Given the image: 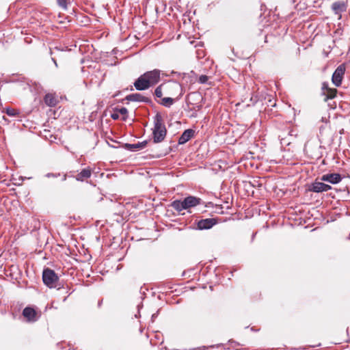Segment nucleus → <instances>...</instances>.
I'll list each match as a JSON object with an SVG mask.
<instances>
[{
    "instance_id": "f257e3e1",
    "label": "nucleus",
    "mask_w": 350,
    "mask_h": 350,
    "mask_svg": "<svg viewBox=\"0 0 350 350\" xmlns=\"http://www.w3.org/2000/svg\"><path fill=\"white\" fill-rule=\"evenodd\" d=\"M161 71L154 69L148 71L141 75L134 83V86L137 90H145L150 86L157 84L160 80Z\"/></svg>"
},
{
    "instance_id": "f03ea898",
    "label": "nucleus",
    "mask_w": 350,
    "mask_h": 350,
    "mask_svg": "<svg viewBox=\"0 0 350 350\" xmlns=\"http://www.w3.org/2000/svg\"><path fill=\"white\" fill-rule=\"evenodd\" d=\"M154 129L152 131L154 143H159L164 140L167 130L163 118L159 113H157L154 118Z\"/></svg>"
},
{
    "instance_id": "7ed1b4c3",
    "label": "nucleus",
    "mask_w": 350,
    "mask_h": 350,
    "mask_svg": "<svg viewBox=\"0 0 350 350\" xmlns=\"http://www.w3.org/2000/svg\"><path fill=\"white\" fill-rule=\"evenodd\" d=\"M42 280L44 284L49 288H56L59 277L55 272L49 268L44 269L42 273Z\"/></svg>"
},
{
    "instance_id": "20e7f679",
    "label": "nucleus",
    "mask_w": 350,
    "mask_h": 350,
    "mask_svg": "<svg viewBox=\"0 0 350 350\" xmlns=\"http://www.w3.org/2000/svg\"><path fill=\"white\" fill-rule=\"evenodd\" d=\"M23 315L28 322H36L41 316L40 312L31 307H26L23 310Z\"/></svg>"
},
{
    "instance_id": "39448f33",
    "label": "nucleus",
    "mask_w": 350,
    "mask_h": 350,
    "mask_svg": "<svg viewBox=\"0 0 350 350\" xmlns=\"http://www.w3.org/2000/svg\"><path fill=\"white\" fill-rule=\"evenodd\" d=\"M345 72V64H340L337 67L332 75V81L336 86H340Z\"/></svg>"
},
{
    "instance_id": "423d86ee",
    "label": "nucleus",
    "mask_w": 350,
    "mask_h": 350,
    "mask_svg": "<svg viewBox=\"0 0 350 350\" xmlns=\"http://www.w3.org/2000/svg\"><path fill=\"white\" fill-rule=\"evenodd\" d=\"M347 4L342 1H336L332 5V10L334 13L338 16V19L341 18L342 13L346 12Z\"/></svg>"
},
{
    "instance_id": "0eeeda50",
    "label": "nucleus",
    "mask_w": 350,
    "mask_h": 350,
    "mask_svg": "<svg viewBox=\"0 0 350 350\" xmlns=\"http://www.w3.org/2000/svg\"><path fill=\"white\" fill-rule=\"evenodd\" d=\"M332 189V187L329 185L325 184L321 182H314L309 187L310 191L320 193L323 191H327Z\"/></svg>"
},
{
    "instance_id": "6e6552de",
    "label": "nucleus",
    "mask_w": 350,
    "mask_h": 350,
    "mask_svg": "<svg viewBox=\"0 0 350 350\" xmlns=\"http://www.w3.org/2000/svg\"><path fill=\"white\" fill-rule=\"evenodd\" d=\"M216 224L217 220L215 218H208L198 221L197 226L200 230H207L211 228Z\"/></svg>"
},
{
    "instance_id": "1a4fd4ad",
    "label": "nucleus",
    "mask_w": 350,
    "mask_h": 350,
    "mask_svg": "<svg viewBox=\"0 0 350 350\" xmlns=\"http://www.w3.org/2000/svg\"><path fill=\"white\" fill-rule=\"evenodd\" d=\"M321 180L334 185L340 183L342 180V177L337 173L326 174L321 177Z\"/></svg>"
},
{
    "instance_id": "9d476101",
    "label": "nucleus",
    "mask_w": 350,
    "mask_h": 350,
    "mask_svg": "<svg viewBox=\"0 0 350 350\" xmlns=\"http://www.w3.org/2000/svg\"><path fill=\"white\" fill-rule=\"evenodd\" d=\"M183 201L185 208L188 209L189 208L194 207L200 204L201 199L194 196H188L185 198L183 200Z\"/></svg>"
},
{
    "instance_id": "9b49d317",
    "label": "nucleus",
    "mask_w": 350,
    "mask_h": 350,
    "mask_svg": "<svg viewBox=\"0 0 350 350\" xmlns=\"http://www.w3.org/2000/svg\"><path fill=\"white\" fill-rule=\"evenodd\" d=\"M92 175V170L90 167L83 169L79 173H78L75 177L78 181L83 182L86 179L89 178Z\"/></svg>"
},
{
    "instance_id": "f8f14e48",
    "label": "nucleus",
    "mask_w": 350,
    "mask_h": 350,
    "mask_svg": "<svg viewBox=\"0 0 350 350\" xmlns=\"http://www.w3.org/2000/svg\"><path fill=\"white\" fill-rule=\"evenodd\" d=\"M193 134H194V131L192 129L185 130L181 136L179 137L178 144H185L193 136Z\"/></svg>"
},
{
    "instance_id": "ddd939ff",
    "label": "nucleus",
    "mask_w": 350,
    "mask_h": 350,
    "mask_svg": "<svg viewBox=\"0 0 350 350\" xmlns=\"http://www.w3.org/2000/svg\"><path fill=\"white\" fill-rule=\"evenodd\" d=\"M45 104L49 107H54L57 103V100L53 94H47L44 98Z\"/></svg>"
},
{
    "instance_id": "4468645a",
    "label": "nucleus",
    "mask_w": 350,
    "mask_h": 350,
    "mask_svg": "<svg viewBox=\"0 0 350 350\" xmlns=\"http://www.w3.org/2000/svg\"><path fill=\"white\" fill-rule=\"evenodd\" d=\"M172 206L177 211H181L186 209L183 200H174L172 203Z\"/></svg>"
},
{
    "instance_id": "2eb2a0df",
    "label": "nucleus",
    "mask_w": 350,
    "mask_h": 350,
    "mask_svg": "<svg viewBox=\"0 0 350 350\" xmlns=\"http://www.w3.org/2000/svg\"><path fill=\"white\" fill-rule=\"evenodd\" d=\"M126 99L129 101H143L144 100V97L142 96L140 94H132L130 95H128L126 96Z\"/></svg>"
},
{
    "instance_id": "dca6fc26",
    "label": "nucleus",
    "mask_w": 350,
    "mask_h": 350,
    "mask_svg": "<svg viewBox=\"0 0 350 350\" xmlns=\"http://www.w3.org/2000/svg\"><path fill=\"white\" fill-rule=\"evenodd\" d=\"M337 90L335 88H329L323 94L326 96V100L332 99L336 96Z\"/></svg>"
},
{
    "instance_id": "f3484780",
    "label": "nucleus",
    "mask_w": 350,
    "mask_h": 350,
    "mask_svg": "<svg viewBox=\"0 0 350 350\" xmlns=\"http://www.w3.org/2000/svg\"><path fill=\"white\" fill-rule=\"evenodd\" d=\"M167 88L171 90L178 92L181 90L180 85L176 82H172L167 85Z\"/></svg>"
},
{
    "instance_id": "a211bd4d",
    "label": "nucleus",
    "mask_w": 350,
    "mask_h": 350,
    "mask_svg": "<svg viewBox=\"0 0 350 350\" xmlns=\"http://www.w3.org/2000/svg\"><path fill=\"white\" fill-rule=\"evenodd\" d=\"M174 100L170 97H165L162 99L161 105L166 107H170L173 105Z\"/></svg>"
},
{
    "instance_id": "6ab92c4d",
    "label": "nucleus",
    "mask_w": 350,
    "mask_h": 350,
    "mask_svg": "<svg viewBox=\"0 0 350 350\" xmlns=\"http://www.w3.org/2000/svg\"><path fill=\"white\" fill-rule=\"evenodd\" d=\"M126 146L131 150H137L139 149H141L139 142L135 144H126Z\"/></svg>"
},
{
    "instance_id": "aec40b11",
    "label": "nucleus",
    "mask_w": 350,
    "mask_h": 350,
    "mask_svg": "<svg viewBox=\"0 0 350 350\" xmlns=\"http://www.w3.org/2000/svg\"><path fill=\"white\" fill-rule=\"evenodd\" d=\"M162 87H163V85H160L155 89L154 94H155L156 96L158 98H161L163 95Z\"/></svg>"
},
{
    "instance_id": "412c9836",
    "label": "nucleus",
    "mask_w": 350,
    "mask_h": 350,
    "mask_svg": "<svg viewBox=\"0 0 350 350\" xmlns=\"http://www.w3.org/2000/svg\"><path fill=\"white\" fill-rule=\"evenodd\" d=\"M6 113L10 116H15L17 114V112L14 109L8 108L6 109Z\"/></svg>"
},
{
    "instance_id": "4be33fe9",
    "label": "nucleus",
    "mask_w": 350,
    "mask_h": 350,
    "mask_svg": "<svg viewBox=\"0 0 350 350\" xmlns=\"http://www.w3.org/2000/svg\"><path fill=\"white\" fill-rule=\"evenodd\" d=\"M208 77L206 75H201L199 77V83L204 84L208 81Z\"/></svg>"
},
{
    "instance_id": "5701e85b",
    "label": "nucleus",
    "mask_w": 350,
    "mask_h": 350,
    "mask_svg": "<svg viewBox=\"0 0 350 350\" xmlns=\"http://www.w3.org/2000/svg\"><path fill=\"white\" fill-rule=\"evenodd\" d=\"M57 2L59 6L62 7L63 8H66L67 0H57Z\"/></svg>"
},
{
    "instance_id": "b1692460",
    "label": "nucleus",
    "mask_w": 350,
    "mask_h": 350,
    "mask_svg": "<svg viewBox=\"0 0 350 350\" xmlns=\"http://www.w3.org/2000/svg\"><path fill=\"white\" fill-rule=\"evenodd\" d=\"M330 88L328 86V83H326V82H324L323 84H322V90H323V93L324 94L325 92H327L328 90V89H329Z\"/></svg>"
},
{
    "instance_id": "393cba45",
    "label": "nucleus",
    "mask_w": 350,
    "mask_h": 350,
    "mask_svg": "<svg viewBox=\"0 0 350 350\" xmlns=\"http://www.w3.org/2000/svg\"><path fill=\"white\" fill-rule=\"evenodd\" d=\"M119 112L123 115V116H125L128 113V110L127 109H126L125 107H122L121 109H119Z\"/></svg>"
},
{
    "instance_id": "a878e982",
    "label": "nucleus",
    "mask_w": 350,
    "mask_h": 350,
    "mask_svg": "<svg viewBox=\"0 0 350 350\" xmlns=\"http://www.w3.org/2000/svg\"><path fill=\"white\" fill-rule=\"evenodd\" d=\"M111 118L113 119V120H117L118 119L119 116H118V113H112L111 116Z\"/></svg>"
},
{
    "instance_id": "bb28decb",
    "label": "nucleus",
    "mask_w": 350,
    "mask_h": 350,
    "mask_svg": "<svg viewBox=\"0 0 350 350\" xmlns=\"http://www.w3.org/2000/svg\"><path fill=\"white\" fill-rule=\"evenodd\" d=\"M147 144V142L146 141H144V142H139V145H140V147H141V149L142 148H144Z\"/></svg>"
},
{
    "instance_id": "cd10ccee",
    "label": "nucleus",
    "mask_w": 350,
    "mask_h": 350,
    "mask_svg": "<svg viewBox=\"0 0 350 350\" xmlns=\"http://www.w3.org/2000/svg\"><path fill=\"white\" fill-rule=\"evenodd\" d=\"M66 175H64V180H66Z\"/></svg>"
}]
</instances>
